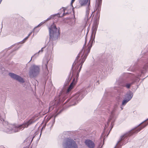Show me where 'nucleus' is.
<instances>
[{
  "instance_id": "obj_1",
  "label": "nucleus",
  "mask_w": 148,
  "mask_h": 148,
  "mask_svg": "<svg viewBox=\"0 0 148 148\" xmlns=\"http://www.w3.org/2000/svg\"><path fill=\"white\" fill-rule=\"evenodd\" d=\"M49 35L51 38L56 40L58 39L60 36V29L53 24L49 29Z\"/></svg>"
},
{
  "instance_id": "obj_2",
  "label": "nucleus",
  "mask_w": 148,
  "mask_h": 148,
  "mask_svg": "<svg viewBox=\"0 0 148 148\" xmlns=\"http://www.w3.org/2000/svg\"><path fill=\"white\" fill-rule=\"evenodd\" d=\"M34 122V121L31 119L28 121L25 122L22 125L16 126V127L18 129L22 130L25 128L27 127L29 125L32 124Z\"/></svg>"
},
{
  "instance_id": "obj_3",
  "label": "nucleus",
  "mask_w": 148,
  "mask_h": 148,
  "mask_svg": "<svg viewBox=\"0 0 148 148\" xmlns=\"http://www.w3.org/2000/svg\"><path fill=\"white\" fill-rule=\"evenodd\" d=\"M12 78L15 79L21 82H23V79L21 77L13 73H10L8 74Z\"/></svg>"
},
{
  "instance_id": "obj_4",
  "label": "nucleus",
  "mask_w": 148,
  "mask_h": 148,
  "mask_svg": "<svg viewBox=\"0 0 148 148\" xmlns=\"http://www.w3.org/2000/svg\"><path fill=\"white\" fill-rule=\"evenodd\" d=\"M96 31L93 32L92 34L90 40L88 45V48L90 50L92 46V44L94 42V39L95 37Z\"/></svg>"
},
{
  "instance_id": "obj_5",
  "label": "nucleus",
  "mask_w": 148,
  "mask_h": 148,
  "mask_svg": "<svg viewBox=\"0 0 148 148\" xmlns=\"http://www.w3.org/2000/svg\"><path fill=\"white\" fill-rule=\"evenodd\" d=\"M64 148H77V147L75 143H68L67 144L64 143Z\"/></svg>"
},
{
  "instance_id": "obj_6",
  "label": "nucleus",
  "mask_w": 148,
  "mask_h": 148,
  "mask_svg": "<svg viewBox=\"0 0 148 148\" xmlns=\"http://www.w3.org/2000/svg\"><path fill=\"white\" fill-rule=\"evenodd\" d=\"M86 145L90 148H93L95 147L94 143L91 141L87 140L85 141Z\"/></svg>"
},
{
  "instance_id": "obj_7",
  "label": "nucleus",
  "mask_w": 148,
  "mask_h": 148,
  "mask_svg": "<svg viewBox=\"0 0 148 148\" xmlns=\"http://www.w3.org/2000/svg\"><path fill=\"white\" fill-rule=\"evenodd\" d=\"M77 82V80L74 79L73 80V82L70 84L69 87L67 91L69 92L74 87V86L76 84Z\"/></svg>"
},
{
  "instance_id": "obj_8",
  "label": "nucleus",
  "mask_w": 148,
  "mask_h": 148,
  "mask_svg": "<svg viewBox=\"0 0 148 148\" xmlns=\"http://www.w3.org/2000/svg\"><path fill=\"white\" fill-rule=\"evenodd\" d=\"M80 2L82 5L89 4L90 3V2H89L88 0H80Z\"/></svg>"
},
{
  "instance_id": "obj_9",
  "label": "nucleus",
  "mask_w": 148,
  "mask_h": 148,
  "mask_svg": "<svg viewBox=\"0 0 148 148\" xmlns=\"http://www.w3.org/2000/svg\"><path fill=\"white\" fill-rule=\"evenodd\" d=\"M129 96L130 97L128 99H124L123 101L122 102V104L123 105H125L127 103L129 100H130L132 98V95L131 94H130V95Z\"/></svg>"
},
{
  "instance_id": "obj_10",
  "label": "nucleus",
  "mask_w": 148,
  "mask_h": 148,
  "mask_svg": "<svg viewBox=\"0 0 148 148\" xmlns=\"http://www.w3.org/2000/svg\"><path fill=\"white\" fill-rule=\"evenodd\" d=\"M130 94H131L133 96L131 92H129V93H128L126 95V99H128L130 97L129 95Z\"/></svg>"
},
{
  "instance_id": "obj_11",
  "label": "nucleus",
  "mask_w": 148,
  "mask_h": 148,
  "mask_svg": "<svg viewBox=\"0 0 148 148\" xmlns=\"http://www.w3.org/2000/svg\"><path fill=\"white\" fill-rule=\"evenodd\" d=\"M45 22V21H43V22H41L40 24H39L38 26V27H39L40 26H41V25H42Z\"/></svg>"
},
{
  "instance_id": "obj_12",
  "label": "nucleus",
  "mask_w": 148,
  "mask_h": 148,
  "mask_svg": "<svg viewBox=\"0 0 148 148\" xmlns=\"http://www.w3.org/2000/svg\"><path fill=\"white\" fill-rule=\"evenodd\" d=\"M75 0H72L71 1V4H72V3Z\"/></svg>"
},
{
  "instance_id": "obj_13",
  "label": "nucleus",
  "mask_w": 148,
  "mask_h": 148,
  "mask_svg": "<svg viewBox=\"0 0 148 148\" xmlns=\"http://www.w3.org/2000/svg\"><path fill=\"white\" fill-rule=\"evenodd\" d=\"M49 19H50V18H48L47 19V20H49Z\"/></svg>"
},
{
  "instance_id": "obj_14",
  "label": "nucleus",
  "mask_w": 148,
  "mask_h": 148,
  "mask_svg": "<svg viewBox=\"0 0 148 148\" xmlns=\"http://www.w3.org/2000/svg\"><path fill=\"white\" fill-rule=\"evenodd\" d=\"M18 131V130H15V131Z\"/></svg>"
}]
</instances>
